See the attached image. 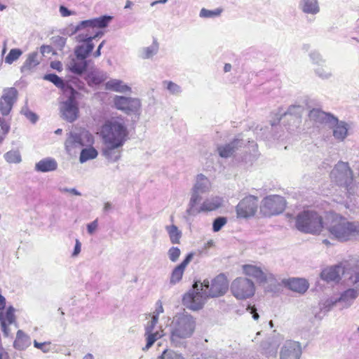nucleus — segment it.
Segmentation results:
<instances>
[{"mask_svg": "<svg viewBox=\"0 0 359 359\" xmlns=\"http://www.w3.org/2000/svg\"><path fill=\"white\" fill-rule=\"evenodd\" d=\"M229 288V281L224 274L220 273L211 280H204L203 283L195 282L193 287L187 292L182 302L187 308L197 311L201 309L208 297L224 295Z\"/></svg>", "mask_w": 359, "mask_h": 359, "instance_id": "1", "label": "nucleus"}, {"mask_svg": "<svg viewBox=\"0 0 359 359\" xmlns=\"http://www.w3.org/2000/svg\"><path fill=\"white\" fill-rule=\"evenodd\" d=\"M325 229L330 238L339 242L359 238V222L349 221L346 217L334 212L327 215Z\"/></svg>", "mask_w": 359, "mask_h": 359, "instance_id": "2", "label": "nucleus"}, {"mask_svg": "<svg viewBox=\"0 0 359 359\" xmlns=\"http://www.w3.org/2000/svg\"><path fill=\"white\" fill-rule=\"evenodd\" d=\"M128 134L126 121L121 116L112 117L105 121L100 130L104 144H113L116 147H123Z\"/></svg>", "mask_w": 359, "mask_h": 359, "instance_id": "3", "label": "nucleus"}, {"mask_svg": "<svg viewBox=\"0 0 359 359\" xmlns=\"http://www.w3.org/2000/svg\"><path fill=\"white\" fill-rule=\"evenodd\" d=\"M195 327L196 321L192 316L186 312L177 313L169 326L171 343L176 346L180 345L183 340L193 335Z\"/></svg>", "mask_w": 359, "mask_h": 359, "instance_id": "4", "label": "nucleus"}, {"mask_svg": "<svg viewBox=\"0 0 359 359\" xmlns=\"http://www.w3.org/2000/svg\"><path fill=\"white\" fill-rule=\"evenodd\" d=\"M341 276L351 283H358L359 265L355 261L345 262L326 268L320 273L321 278L327 283L338 282Z\"/></svg>", "mask_w": 359, "mask_h": 359, "instance_id": "5", "label": "nucleus"}, {"mask_svg": "<svg viewBox=\"0 0 359 359\" xmlns=\"http://www.w3.org/2000/svg\"><path fill=\"white\" fill-rule=\"evenodd\" d=\"M297 229L304 233L317 234L325 228L322 216L314 210H304L296 217Z\"/></svg>", "mask_w": 359, "mask_h": 359, "instance_id": "6", "label": "nucleus"}, {"mask_svg": "<svg viewBox=\"0 0 359 359\" xmlns=\"http://www.w3.org/2000/svg\"><path fill=\"white\" fill-rule=\"evenodd\" d=\"M79 95V93L75 89L69 88L67 99L62 102L60 106L62 117L69 123L76 121L79 116V109L76 100Z\"/></svg>", "mask_w": 359, "mask_h": 359, "instance_id": "7", "label": "nucleus"}, {"mask_svg": "<svg viewBox=\"0 0 359 359\" xmlns=\"http://www.w3.org/2000/svg\"><path fill=\"white\" fill-rule=\"evenodd\" d=\"M230 290L234 297L239 300H243L254 295L255 286L250 279L238 277L232 281Z\"/></svg>", "mask_w": 359, "mask_h": 359, "instance_id": "8", "label": "nucleus"}, {"mask_svg": "<svg viewBox=\"0 0 359 359\" xmlns=\"http://www.w3.org/2000/svg\"><path fill=\"white\" fill-rule=\"evenodd\" d=\"M94 142L92 134L86 130L79 133L71 131L67 134L65 147L67 153L70 154L73 149L91 145Z\"/></svg>", "mask_w": 359, "mask_h": 359, "instance_id": "9", "label": "nucleus"}, {"mask_svg": "<svg viewBox=\"0 0 359 359\" xmlns=\"http://www.w3.org/2000/svg\"><path fill=\"white\" fill-rule=\"evenodd\" d=\"M285 200L278 195L266 197L261 205V211L265 216H271L281 213L285 208Z\"/></svg>", "mask_w": 359, "mask_h": 359, "instance_id": "10", "label": "nucleus"}, {"mask_svg": "<svg viewBox=\"0 0 359 359\" xmlns=\"http://www.w3.org/2000/svg\"><path fill=\"white\" fill-rule=\"evenodd\" d=\"M331 177L340 186L348 187L353 181V173L348 163L339 162L331 172Z\"/></svg>", "mask_w": 359, "mask_h": 359, "instance_id": "11", "label": "nucleus"}, {"mask_svg": "<svg viewBox=\"0 0 359 359\" xmlns=\"http://www.w3.org/2000/svg\"><path fill=\"white\" fill-rule=\"evenodd\" d=\"M210 182L209 179L203 174L196 176V182L191 189V195L189 203L192 207L194 204H198L201 201V194L210 191Z\"/></svg>", "mask_w": 359, "mask_h": 359, "instance_id": "12", "label": "nucleus"}, {"mask_svg": "<svg viewBox=\"0 0 359 359\" xmlns=\"http://www.w3.org/2000/svg\"><path fill=\"white\" fill-rule=\"evenodd\" d=\"M222 203V198L219 196H214L206 198L200 207H197L198 204H194L191 206V203H189L187 209V214L190 216H196L202 212H210L213 211L219 208Z\"/></svg>", "mask_w": 359, "mask_h": 359, "instance_id": "13", "label": "nucleus"}, {"mask_svg": "<svg viewBox=\"0 0 359 359\" xmlns=\"http://www.w3.org/2000/svg\"><path fill=\"white\" fill-rule=\"evenodd\" d=\"M18 92L15 88H6L0 97V112L7 116L11 112L14 104L17 102Z\"/></svg>", "mask_w": 359, "mask_h": 359, "instance_id": "14", "label": "nucleus"}, {"mask_svg": "<svg viewBox=\"0 0 359 359\" xmlns=\"http://www.w3.org/2000/svg\"><path fill=\"white\" fill-rule=\"evenodd\" d=\"M114 105L116 109L123 111L127 114L137 113L141 103L139 99L116 95L114 97Z\"/></svg>", "mask_w": 359, "mask_h": 359, "instance_id": "15", "label": "nucleus"}, {"mask_svg": "<svg viewBox=\"0 0 359 359\" xmlns=\"http://www.w3.org/2000/svg\"><path fill=\"white\" fill-rule=\"evenodd\" d=\"M257 198L249 196L241 200L236 206L238 217L246 218L253 216L257 209Z\"/></svg>", "mask_w": 359, "mask_h": 359, "instance_id": "16", "label": "nucleus"}, {"mask_svg": "<svg viewBox=\"0 0 359 359\" xmlns=\"http://www.w3.org/2000/svg\"><path fill=\"white\" fill-rule=\"evenodd\" d=\"M283 340V336L274 330L271 337L262 342L261 353L266 357H275Z\"/></svg>", "mask_w": 359, "mask_h": 359, "instance_id": "17", "label": "nucleus"}, {"mask_svg": "<svg viewBox=\"0 0 359 359\" xmlns=\"http://www.w3.org/2000/svg\"><path fill=\"white\" fill-rule=\"evenodd\" d=\"M302 355V347L299 342L287 341L280 353V359H299Z\"/></svg>", "mask_w": 359, "mask_h": 359, "instance_id": "18", "label": "nucleus"}, {"mask_svg": "<svg viewBox=\"0 0 359 359\" xmlns=\"http://www.w3.org/2000/svg\"><path fill=\"white\" fill-rule=\"evenodd\" d=\"M88 62L84 57H79L74 53L69 57L67 64V69L73 74L77 75L83 74L88 68Z\"/></svg>", "mask_w": 359, "mask_h": 359, "instance_id": "19", "label": "nucleus"}, {"mask_svg": "<svg viewBox=\"0 0 359 359\" xmlns=\"http://www.w3.org/2000/svg\"><path fill=\"white\" fill-rule=\"evenodd\" d=\"M348 284L353 285L354 287L345 290L338 298L339 303L342 304V309L349 307L359 295V281L356 283L348 281Z\"/></svg>", "mask_w": 359, "mask_h": 359, "instance_id": "20", "label": "nucleus"}, {"mask_svg": "<svg viewBox=\"0 0 359 359\" xmlns=\"http://www.w3.org/2000/svg\"><path fill=\"white\" fill-rule=\"evenodd\" d=\"M242 269L245 276L255 278L258 283H266L267 280V273L259 266L253 264H244L242 266Z\"/></svg>", "mask_w": 359, "mask_h": 359, "instance_id": "21", "label": "nucleus"}, {"mask_svg": "<svg viewBox=\"0 0 359 359\" xmlns=\"http://www.w3.org/2000/svg\"><path fill=\"white\" fill-rule=\"evenodd\" d=\"M309 118L320 124H329L336 122L337 118L331 114L326 113L319 109H313L309 114Z\"/></svg>", "mask_w": 359, "mask_h": 359, "instance_id": "22", "label": "nucleus"}, {"mask_svg": "<svg viewBox=\"0 0 359 359\" xmlns=\"http://www.w3.org/2000/svg\"><path fill=\"white\" fill-rule=\"evenodd\" d=\"M14 311V308L10 306L5 313L3 311L0 313L1 330L6 337H9L10 335V331L8 326L15 323V318Z\"/></svg>", "mask_w": 359, "mask_h": 359, "instance_id": "23", "label": "nucleus"}, {"mask_svg": "<svg viewBox=\"0 0 359 359\" xmlns=\"http://www.w3.org/2000/svg\"><path fill=\"white\" fill-rule=\"evenodd\" d=\"M299 9L304 14L316 15L320 11L318 0H299Z\"/></svg>", "mask_w": 359, "mask_h": 359, "instance_id": "24", "label": "nucleus"}, {"mask_svg": "<svg viewBox=\"0 0 359 359\" xmlns=\"http://www.w3.org/2000/svg\"><path fill=\"white\" fill-rule=\"evenodd\" d=\"M245 144L243 140L236 138L229 144L218 147L219 154L222 158L230 157L239 147Z\"/></svg>", "mask_w": 359, "mask_h": 359, "instance_id": "25", "label": "nucleus"}, {"mask_svg": "<svg viewBox=\"0 0 359 359\" xmlns=\"http://www.w3.org/2000/svg\"><path fill=\"white\" fill-rule=\"evenodd\" d=\"M283 283L290 290L300 294H304L309 288V283L304 278H293L288 280H283Z\"/></svg>", "mask_w": 359, "mask_h": 359, "instance_id": "26", "label": "nucleus"}, {"mask_svg": "<svg viewBox=\"0 0 359 359\" xmlns=\"http://www.w3.org/2000/svg\"><path fill=\"white\" fill-rule=\"evenodd\" d=\"M330 127L333 128V136L335 139L342 141L348 135V125L344 121H339L337 118L336 122L330 123Z\"/></svg>", "mask_w": 359, "mask_h": 359, "instance_id": "27", "label": "nucleus"}, {"mask_svg": "<svg viewBox=\"0 0 359 359\" xmlns=\"http://www.w3.org/2000/svg\"><path fill=\"white\" fill-rule=\"evenodd\" d=\"M104 146L102 153L106 158L111 162H116L120 159L123 147H116L113 144H104Z\"/></svg>", "mask_w": 359, "mask_h": 359, "instance_id": "28", "label": "nucleus"}, {"mask_svg": "<svg viewBox=\"0 0 359 359\" xmlns=\"http://www.w3.org/2000/svg\"><path fill=\"white\" fill-rule=\"evenodd\" d=\"M111 20L112 17L110 15H102L100 18L83 20L81 21V25L94 27L95 29L104 28L107 27Z\"/></svg>", "mask_w": 359, "mask_h": 359, "instance_id": "29", "label": "nucleus"}, {"mask_svg": "<svg viewBox=\"0 0 359 359\" xmlns=\"http://www.w3.org/2000/svg\"><path fill=\"white\" fill-rule=\"evenodd\" d=\"M57 168V161L49 157L43 158L35 164V170L41 172L54 171Z\"/></svg>", "mask_w": 359, "mask_h": 359, "instance_id": "30", "label": "nucleus"}, {"mask_svg": "<svg viewBox=\"0 0 359 359\" xmlns=\"http://www.w3.org/2000/svg\"><path fill=\"white\" fill-rule=\"evenodd\" d=\"M80 43L81 44L77 45L74 48V53L79 57H84L87 59L95 47L94 43L89 40Z\"/></svg>", "mask_w": 359, "mask_h": 359, "instance_id": "31", "label": "nucleus"}, {"mask_svg": "<svg viewBox=\"0 0 359 359\" xmlns=\"http://www.w3.org/2000/svg\"><path fill=\"white\" fill-rule=\"evenodd\" d=\"M105 88L118 93H127L131 91V88L123 83L121 80L111 79L105 83Z\"/></svg>", "mask_w": 359, "mask_h": 359, "instance_id": "32", "label": "nucleus"}, {"mask_svg": "<svg viewBox=\"0 0 359 359\" xmlns=\"http://www.w3.org/2000/svg\"><path fill=\"white\" fill-rule=\"evenodd\" d=\"M158 49V43L156 40H154L152 44L149 46L142 48L138 52V55L144 60L151 59L157 54Z\"/></svg>", "mask_w": 359, "mask_h": 359, "instance_id": "33", "label": "nucleus"}, {"mask_svg": "<svg viewBox=\"0 0 359 359\" xmlns=\"http://www.w3.org/2000/svg\"><path fill=\"white\" fill-rule=\"evenodd\" d=\"M38 57L39 53L37 52L29 53L21 67V72L24 74H27L36 67L39 64Z\"/></svg>", "mask_w": 359, "mask_h": 359, "instance_id": "34", "label": "nucleus"}, {"mask_svg": "<svg viewBox=\"0 0 359 359\" xmlns=\"http://www.w3.org/2000/svg\"><path fill=\"white\" fill-rule=\"evenodd\" d=\"M30 344V337L25 334L22 330H18L17 332L16 339L13 344L14 347L18 350H24Z\"/></svg>", "mask_w": 359, "mask_h": 359, "instance_id": "35", "label": "nucleus"}, {"mask_svg": "<svg viewBox=\"0 0 359 359\" xmlns=\"http://www.w3.org/2000/svg\"><path fill=\"white\" fill-rule=\"evenodd\" d=\"M43 79L53 83L56 87L65 90V93H69V88H72L65 84L62 79L55 74H47L43 76Z\"/></svg>", "mask_w": 359, "mask_h": 359, "instance_id": "36", "label": "nucleus"}, {"mask_svg": "<svg viewBox=\"0 0 359 359\" xmlns=\"http://www.w3.org/2000/svg\"><path fill=\"white\" fill-rule=\"evenodd\" d=\"M165 230L168 232L170 240L172 244H177L180 243L182 237V232L178 229L177 226L172 224L165 226Z\"/></svg>", "mask_w": 359, "mask_h": 359, "instance_id": "37", "label": "nucleus"}, {"mask_svg": "<svg viewBox=\"0 0 359 359\" xmlns=\"http://www.w3.org/2000/svg\"><path fill=\"white\" fill-rule=\"evenodd\" d=\"M97 154V150L92 147L83 149L81 151L79 161L81 163H85L87 161L95 158Z\"/></svg>", "mask_w": 359, "mask_h": 359, "instance_id": "38", "label": "nucleus"}, {"mask_svg": "<svg viewBox=\"0 0 359 359\" xmlns=\"http://www.w3.org/2000/svg\"><path fill=\"white\" fill-rule=\"evenodd\" d=\"M163 335V330L151 333H145L144 336L146 337L147 344L146 346L142 348V350L144 351L149 350L153 346L155 341L160 339Z\"/></svg>", "mask_w": 359, "mask_h": 359, "instance_id": "39", "label": "nucleus"}, {"mask_svg": "<svg viewBox=\"0 0 359 359\" xmlns=\"http://www.w3.org/2000/svg\"><path fill=\"white\" fill-rule=\"evenodd\" d=\"M223 12L222 8H217L215 10H208L203 8L199 13V16L202 18H214L219 17Z\"/></svg>", "mask_w": 359, "mask_h": 359, "instance_id": "40", "label": "nucleus"}, {"mask_svg": "<svg viewBox=\"0 0 359 359\" xmlns=\"http://www.w3.org/2000/svg\"><path fill=\"white\" fill-rule=\"evenodd\" d=\"M314 72L317 76L323 80H328L333 76L331 70L323 65H319L314 69Z\"/></svg>", "mask_w": 359, "mask_h": 359, "instance_id": "41", "label": "nucleus"}, {"mask_svg": "<svg viewBox=\"0 0 359 359\" xmlns=\"http://www.w3.org/2000/svg\"><path fill=\"white\" fill-rule=\"evenodd\" d=\"M5 160L9 163H19L22 161L21 155L18 150H11L4 154Z\"/></svg>", "mask_w": 359, "mask_h": 359, "instance_id": "42", "label": "nucleus"}, {"mask_svg": "<svg viewBox=\"0 0 359 359\" xmlns=\"http://www.w3.org/2000/svg\"><path fill=\"white\" fill-rule=\"evenodd\" d=\"M184 272V269L179 267L178 266H175L170 274V283L171 285H175L176 283H179L182 278Z\"/></svg>", "mask_w": 359, "mask_h": 359, "instance_id": "43", "label": "nucleus"}, {"mask_svg": "<svg viewBox=\"0 0 359 359\" xmlns=\"http://www.w3.org/2000/svg\"><path fill=\"white\" fill-rule=\"evenodd\" d=\"M163 85L172 95H179L182 93L181 86L172 81H164Z\"/></svg>", "mask_w": 359, "mask_h": 359, "instance_id": "44", "label": "nucleus"}, {"mask_svg": "<svg viewBox=\"0 0 359 359\" xmlns=\"http://www.w3.org/2000/svg\"><path fill=\"white\" fill-rule=\"evenodd\" d=\"M157 359H185L184 356L172 350L165 349Z\"/></svg>", "mask_w": 359, "mask_h": 359, "instance_id": "45", "label": "nucleus"}, {"mask_svg": "<svg viewBox=\"0 0 359 359\" xmlns=\"http://www.w3.org/2000/svg\"><path fill=\"white\" fill-rule=\"evenodd\" d=\"M22 54V51L19 48H13L10 50L9 53L5 57V62L7 64H12L14 61L17 60Z\"/></svg>", "mask_w": 359, "mask_h": 359, "instance_id": "46", "label": "nucleus"}, {"mask_svg": "<svg viewBox=\"0 0 359 359\" xmlns=\"http://www.w3.org/2000/svg\"><path fill=\"white\" fill-rule=\"evenodd\" d=\"M309 57L312 63L318 66L323 65L325 63V60L321 54L316 50L311 51L309 53Z\"/></svg>", "mask_w": 359, "mask_h": 359, "instance_id": "47", "label": "nucleus"}, {"mask_svg": "<svg viewBox=\"0 0 359 359\" xmlns=\"http://www.w3.org/2000/svg\"><path fill=\"white\" fill-rule=\"evenodd\" d=\"M337 304H339L338 298L327 299L320 306V310L324 313H327L330 311Z\"/></svg>", "mask_w": 359, "mask_h": 359, "instance_id": "48", "label": "nucleus"}, {"mask_svg": "<svg viewBox=\"0 0 359 359\" xmlns=\"http://www.w3.org/2000/svg\"><path fill=\"white\" fill-rule=\"evenodd\" d=\"M227 222V219L224 217H219L216 218L212 223V230L214 232L219 231Z\"/></svg>", "mask_w": 359, "mask_h": 359, "instance_id": "49", "label": "nucleus"}, {"mask_svg": "<svg viewBox=\"0 0 359 359\" xmlns=\"http://www.w3.org/2000/svg\"><path fill=\"white\" fill-rule=\"evenodd\" d=\"M21 113L32 123H35L38 120V116L35 113L31 111L27 107H22Z\"/></svg>", "mask_w": 359, "mask_h": 359, "instance_id": "50", "label": "nucleus"}, {"mask_svg": "<svg viewBox=\"0 0 359 359\" xmlns=\"http://www.w3.org/2000/svg\"><path fill=\"white\" fill-rule=\"evenodd\" d=\"M104 35V32L102 31H99L97 29H95L94 34H91L90 36H88V35H81L79 36L80 41H86L89 40L93 42V40H95L96 39L101 38Z\"/></svg>", "mask_w": 359, "mask_h": 359, "instance_id": "51", "label": "nucleus"}, {"mask_svg": "<svg viewBox=\"0 0 359 359\" xmlns=\"http://www.w3.org/2000/svg\"><path fill=\"white\" fill-rule=\"evenodd\" d=\"M302 111V107L300 105H291L288 107L287 111L283 113V116L294 115L299 116Z\"/></svg>", "mask_w": 359, "mask_h": 359, "instance_id": "52", "label": "nucleus"}, {"mask_svg": "<svg viewBox=\"0 0 359 359\" xmlns=\"http://www.w3.org/2000/svg\"><path fill=\"white\" fill-rule=\"evenodd\" d=\"M180 250L177 247H172L168 252V257L170 261L175 262L180 256Z\"/></svg>", "mask_w": 359, "mask_h": 359, "instance_id": "53", "label": "nucleus"}, {"mask_svg": "<svg viewBox=\"0 0 359 359\" xmlns=\"http://www.w3.org/2000/svg\"><path fill=\"white\" fill-rule=\"evenodd\" d=\"M52 41L57 49L61 50L65 46L67 39L60 36H55L52 38Z\"/></svg>", "mask_w": 359, "mask_h": 359, "instance_id": "54", "label": "nucleus"}, {"mask_svg": "<svg viewBox=\"0 0 359 359\" xmlns=\"http://www.w3.org/2000/svg\"><path fill=\"white\" fill-rule=\"evenodd\" d=\"M35 348L41 350L43 353H48L50 350V342L39 343L36 340L34 341Z\"/></svg>", "mask_w": 359, "mask_h": 359, "instance_id": "55", "label": "nucleus"}, {"mask_svg": "<svg viewBox=\"0 0 359 359\" xmlns=\"http://www.w3.org/2000/svg\"><path fill=\"white\" fill-rule=\"evenodd\" d=\"M86 27V25H81V22H80L77 25L74 26L73 25H71L67 29L69 36H72L75 34L77 32H81L83 28Z\"/></svg>", "mask_w": 359, "mask_h": 359, "instance_id": "56", "label": "nucleus"}, {"mask_svg": "<svg viewBox=\"0 0 359 359\" xmlns=\"http://www.w3.org/2000/svg\"><path fill=\"white\" fill-rule=\"evenodd\" d=\"M95 28L94 27H86L85 28L83 29V30L76 36V41L77 42H82L83 41H80L79 40V36H81V35H88V36H89V35L90 36L91 34H94V32H95Z\"/></svg>", "mask_w": 359, "mask_h": 359, "instance_id": "57", "label": "nucleus"}, {"mask_svg": "<svg viewBox=\"0 0 359 359\" xmlns=\"http://www.w3.org/2000/svg\"><path fill=\"white\" fill-rule=\"evenodd\" d=\"M194 257V253L190 252L189 253L185 259L179 264L177 265L179 267L182 268V269L185 270L187 265L190 263V262L192 260Z\"/></svg>", "mask_w": 359, "mask_h": 359, "instance_id": "58", "label": "nucleus"}, {"mask_svg": "<svg viewBox=\"0 0 359 359\" xmlns=\"http://www.w3.org/2000/svg\"><path fill=\"white\" fill-rule=\"evenodd\" d=\"M98 226L97 219L94 220L93 222L88 224L87 225V231L88 233L90 235L93 234Z\"/></svg>", "mask_w": 359, "mask_h": 359, "instance_id": "59", "label": "nucleus"}, {"mask_svg": "<svg viewBox=\"0 0 359 359\" xmlns=\"http://www.w3.org/2000/svg\"><path fill=\"white\" fill-rule=\"evenodd\" d=\"M106 79V76L104 74H97L93 76L91 78V82L94 84H100L103 82Z\"/></svg>", "mask_w": 359, "mask_h": 359, "instance_id": "60", "label": "nucleus"}, {"mask_svg": "<svg viewBox=\"0 0 359 359\" xmlns=\"http://www.w3.org/2000/svg\"><path fill=\"white\" fill-rule=\"evenodd\" d=\"M59 11H60V15L62 16V17H67V16H69L71 15H73L74 14V12L69 10L67 7H65V6H60V8H59Z\"/></svg>", "mask_w": 359, "mask_h": 359, "instance_id": "61", "label": "nucleus"}, {"mask_svg": "<svg viewBox=\"0 0 359 359\" xmlns=\"http://www.w3.org/2000/svg\"><path fill=\"white\" fill-rule=\"evenodd\" d=\"M0 126L4 134L8 133L10 130V126L8 123L2 118H0Z\"/></svg>", "mask_w": 359, "mask_h": 359, "instance_id": "62", "label": "nucleus"}, {"mask_svg": "<svg viewBox=\"0 0 359 359\" xmlns=\"http://www.w3.org/2000/svg\"><path fill=\"white\" fill-rule=\"evenodd\" d=\"M60 191L63 193H70L75 196H81V194L74 188H60Z\"/></svg>", "mask_w": 359, "mask_h": 359, "instance_id": "63", "label": "nucleus"}, {"mask_svg": "<svg viewBox=\"0 0 359 359\" xmlns=\"http://www.w3.org/2000/svg\"><path fill=\"white\" fill-rule=\"evenodd\" d=\"M163 311L164 310H163V307L162 305V302L160 300L157 301L156 303V309L154 311L153 314H155V315L159 316V315L161 313H163Z\"/></svg>", "mask_w": 359, "mask_h": 359, "instance_id": "64", "label": "nucleus"}]
</instances>
